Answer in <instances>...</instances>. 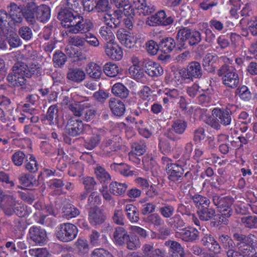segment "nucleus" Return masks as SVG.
I'll use <instances>...</instances> for the list:
<instances>
[{"mask_svg": "<svg viewBox=\"0 0 257 257\" xmlns=\"http://www.w3.org/2000/svg\"><path fill=\"white\" fill-rule=\"evenodd\" d=\"M58 19L61 21L63 27L67 29V32L77 34L88 31L93 28V24L89 20H84L82 16L74 15L71 11L64 9L59 13Z\"/></svg>", "mask_w": 257, "mask_h": 257, "instance_id": "1", "label": "nucleus"}, {"mask_svg": "<svg viewBox=\"0 0 257 257\" xmlns=\"http://www.w3.org/2000/svg\"><path fill=\"white\" fill-rule=\"evenodd\" d=\"M27 65L23 62H17L13 66L12 72L7 76L8 80L17 86H23L26 84Z\"/></svg>", "mask_w": 257, "mask_h": 257, "instance_id": "2", "label": "nucleus"}, {"mask_svg": "<svg viewBox=\"0 0 257 257\" xmlns=\"http://www.w3.org/2000/svg\"><path fill=\"white\" fill-rule=\"evenodd\" d=\"M218 75L221 77L222 83L227 87L234 88L239 83L238 75L231 66L223 65L218 70Z\"/></svg>", "mask_w": 257, "mask_h": 257, "instance_id": "3", "label": "nucleus"}, {"mask_svg": "<svg viewBox=\"0 0 257 257\" xmlns=\"http://www.w3.org/2000/svg\"><path fill=\"white\" fill-rule=\"evenodd\" d=\"M78 231L77 226L73 224L64 223L58 227L56 236L59 240L67 242L76 238Z\"/></svg>", "mask_w": 257, "mask_h": 257, "instance_id": "4", "label": "nucleus"}, {"mask_svg": "<svg viewBox=\"0 0 257 257\" xmlns=\"http://www.w3.org/2000/svg\"><path fill=\"white\" fill-rule=\"evenodd\" d=\"M69 108L72 111L74 115L81 116L83 119L87 121L91 120L95 116V110L90 107V104L88 103L78 105L77 104H70Z\"/></svg>", "mask_w": 257, "mask_h": 257, "instance_id": "5", "label": "nucleus"}, {"mask_svg": "<svg viewBox=\"0 0 257 257\" xmlns=\"http://www.w3.org/2000/svg\"><path fill=\"white\" fill-rule=\"evenodd\" d=\"M213 203L219 209L221 213L222 221H224L223 218L229 217L232 214L231 206L232 204V199L230 197H214Z\"/></svg>", "mask_w": 257, "mask_h": 257, "instance_id": "6", "label": "nucleus"}, {"mask_svg": "<svg viewBox=\"0 0 257 257\" xmlns=\"http://www.w3.org/2000/svg\"><path fill=\"white\" fill-rule=\"evenodd\" d=\"M174 18L167 16L164 10H160L155 14L149 17L146 21L147 25L150 26H167L174 23Z\"/></svg>", "mask_w": 257, "mask_h": 257, "instance_id": "7", "label": "nucleus"}, {"mask_svg": "<svg viewBox=\"0 0 257 257\" xmlns=\"http://www.w3.org/2000/svg\"><path fill=\"white\" fill-rule=\"evenodd\" d=\"M187 127V123L183 119L175 120L171 127L165 133V136L170 140L177 141L180 139L178 135L183 134Z\"/></svg>", "mask_w": 257, "mask_h": 257, "instance_id": "8", "label": "nucleus"}, {"mask_svg": "<svg viewBox=\"0 0 257 257\" xmlns=\"http://www.w3.org/2000/svg\"><path fill=\"white\" fill-rule=\"evenodd\" d=\"M235 106L228 103L225 108H215L212 111L213 117L224 126L229 125L231 122V111L230 109Z\"/></svg>", "mask_w": 257, "mask_h": 257, "instance_id": "9", "label": "nucleus"}, {"mask_svg": "<svg viewBox=\"0 0 257 257\" xmlns=\"http://www.w3.org/2000/svg\"><path fill=\"white\" fill-rule=\"evenodd\" d=\"M180 74L185 80L193 81V78H200L203 74L200 64L197 61H192L189 63L187 68L182 70Z\"/></svg>", "mask_w": 257, "mask_h": 257, "instance_id": "10", "label": "nucleus"}, {"mask_svg": "<svg viewBox=\"0 0 257 257\" xmlns=\"http://www.w3.org/2000/svg\"><path fill=\"white\" fill-rule=\"evenodd\" d=\"M120 148L119 138L115 137L111 139H105L102 143L101 149L104 155L107 157L112 156L114 152Z\"/></svg>", "mask_w": 257, "mask_h": 257, "instance_id": "11", "label": "nucleus"}, {"mask_svg": "<svg viewBox=\"0 0 257 257\" xmlns=\"http://www.w3.org/2000/svg\"><path fill=\"white\" fill-rule=\"evenodd\" d=\"M84 129L82 121L74 117L70 118L66 126V132L71 136H76L81 134Z\"/></svg>", "mask_w": 257, "mask_h": 257, "instance_id": "12", "label": "nucleus"}, {"mask_svg": "<svg viewBox=\"0 0 257 257\" xmlns=\"http://www.w3.org/2000/svg\"><path fill=\"white\" fill-rule=\"evenodd\" d=\"M121 19V11L117 10L114 11L112 14L109 12L104 14L102 20L107 26L115 29L119 27Z\"/></svg>", "mask_w": 257, "mask_h": 257, "instance_id": "13", "label": "nucleus"}, {"mask_svg": "<svg viewBox=\"0 0 257 257\" xmlns=\"http://www.w3.org/2000/svg\"><path fill=\"white\" fill-rule=\"evenodd\" d=\"M106 55L111 59L120 60L123 56L121 48L117 44L111 43H106L104 47Z\"/></svg>", "mask_w": 257, "mask_h": 257, "instance_id": "14", "label": "nucleus"}, {"mask_svg": "<svg viewBox=\"0 0 257 257\" xmlns=\"http://www.w3.org/2000/svg\"><path fill=\"white\" fill-rule=\"evenodd\" d=\"M176 236L187 242H193L199 237V232L194 228H185L176 233Z\"/></svg>", "mask_w": 257, "mask_h": 257, "instance_id": "15", "label": "nucleus"}, {"mask_svg": "<svg viewBox=\"0 0 257 257\" xmlns=\"http://www.w3.org/2000/svg\"><path fill=\"white\" fill-rule=\"evenodd\" d=\"M88 220L91 225L93 226L99 225L105 221V216L99 208L94 206L90 208L89 210Z\"/></svg>", "mask_w": 257, "mask_h": 257, "instance_id": "16", "label": "nucleus"}, {"mask_svg": "<svg viewBox=\"0 0 257 257\" xmlns=\"http://www.w3.org/2000/svg\"><path fill=\"white\" fill-rule=\"evenodd\" d=\"M31 239L35 243L43 244L46 240L47 235L45 230L40 227L33 226L29 229Z\"/></svg>", "mask_w": 257, "mask_h": 257, "instance_id": "17", "label": "nucleus"}, {"mask_svg": "<svg viewBox=\"0 0 257 257\" xmlns=\"http://www.w3.org/2000/svg\"><path fill=\"white\" fill-rule=\"evenodd\" d=\"M38 7L34 2L28 3L23 10V14L27 21L34 24L36 21V16Z\"/></svg>", "mask_w": 257, "mask_h": 257, "instance_id": "18", "label": "nucleus"}, {"mask_svg": "<svg viewBox=\"0 0 257 257\" xmlns=\"http://www.w3.org/2000/svg\"><path fill=\"white\" fill-rule=\"evenodd\" d=\"M184 172V170L181 166L171 164L168 167L169 179L173 182L181 181Z\"/></svg>", "mask_w": 257, "mask_h": 257, "instance_id": "19", "label": "nucleus"}, {"mask_svg": "<svg viewBox=\"0 0 257 257\" xmlns=\"http://www.w3.org/2000/svg\"><path fill=\"white\" fill-rule=\"evenodd\" d=\"M124 30L117 31L116 36L121 44L128 48H133L137 42V38L133 35L124 33Z\"/></svg>", "mask_w": 257, "mask_h": 257, "instance_id": "20", "label": "nucleus"}, {"mask_svg": "<svg viewBox=\"0 0 257 257\" xmlns=\"http://www.w3.org/2000/svg\"><path fill=\"white\" fill-rule=\"evenodd\" d=\"M109 107L112 113L115 115L122 116L125 110L124 103L119 99L110 98L109 100Z\"/></svg>", "mask_w": 257, "mask_h": 257, "instance_id": "21", "label": "nucleus"}, {"mask_svg": "<svg viewBox=\"0 0 257 257\" xmlns=\"http://www.w3.org/2000/svg\"><path fill=\"white\" fill-rule=\"evenodd\" d=\"M201 241L204 246L208 250L215 253L220 252L221 247L217 241L211 235L206 234L202 239Z\"/></svg>", "mask_w": 257, "mask_h": 257, "instance_id": "22", "label": "nucleus"}, {"mask_svg": "<svg viewBox=\"0 0 257 257\" xmlns=\"http://www.w3.org/2000/svg\"><path fill=\"white\" fill-rule=\"evenodd\" d=\"M128 235L127 231L123 227L117 226L113 232V241L116 244L122 245L125 244Z\"/></svg>", "mask_w": 257, "mask_h": 257, "instance_id": "23", "label": "nucleus"}, {"mask_svg": "<svg viewBox=\"0 0 257 257\" xmlns=\"http://www.w3.org/2000/svg\"><path fill=\"white\" fill-rule=\"evenodd\" d=\"M86 77L85 72L80 68H73L69 70L67 78L70 81L75 83H80Z\"/></svg>", "mask_w": 257, "mask_h": 257, "instance_id": "24", "label": "nucleus"}, {"mask_svg": "<svg viewBox=\"0 0 257 257\" xmlns=\"http://www.w3.org/2000/svg\"><path fill=\"white\" fill-rule=\"evenodd\" d=\"M146 72L152 77L159 76L163 74V69L157 63L149 61L145 64Z\"/></svg>", "mask_w": 257, "mask_h": 257, "instance_id": "25", "label": "nucleus"}, {"mask_svg": "<svg viewBox=\"0 0 257 257\" xmlns=\"http://www.w3.org/2000/svg\"><path fill=\"white\" fill-rule=\"evenodd\" d=\"M124 211L129 221L132 223H137L140 219V214L138 208L133 204H128L125 206Z\"/></svg>", "mask_w": 257, "mask_h": 257, "instance_id": "26", "label": "nucleus"}, {"mask_svg": "<svg viewBox=\"0 0 257 257\" xmlns=\"http://www.w3.org/2000/svg\"><path fill=\"white\" fill-rule=\"evenodd\" d=\"M74 249L80 256H84L88 253L90 250L88 241L84 238H79L74 244Z\"/></svg>", "mask_w": 257, "mask_h": 257, "instance_id": "27", "label": "nucleus"}, {"mask_svg": "<svg viewBox=\"0 0 257 257\" xmlns=\"http://www.w3.org/2000/svg\"><path fill=\"white\" fill-rule=\"evenodd\" d=\"M127 188L126 184L117 181L112 182L109 185L110 192L115 196H123Z\"/></svg>", "mask_w": 257, "mask_h": 257, "instance_id": "28", "label": "nucleus"}, {"mask_svg": "<svg viewBox=\"0 0 257 257\" xmlns=\"http://www.w3.org/2000/svg\"><path fill=\"white\" fill-rule=\"evenodd\" d=\"M164 244L168 247L170 253L174 254H179L180 257L185 256L184 249L179 242L172 240H168L165 241Z\"/></svg>", "mask_w": 257, "mask_h": 257, "instance_id": "29", "label": "nucleus"}, {"mask_svg": "<svg viewBox=\"0 0 257 257\" xmlns=\"http://www.w3.org/2000/svg\"><path fill=\"white\" fill-rule=\"evenodd\" d=\"M191 30L187 27H182L178 31L176 39L179 48L185 46V42L191 34Z\"/></svg>", "mask_w": 257, "mask_h": 257, "instance_id": "30", "label": "nucleus"}, {"mask_svg": "<svg viewBox=\"0 0 257 257\" xmlns=\"http://www.w3.org/2000/svg\"><path fill=\"white\" fill-rule=\"evenodd\" d=\"M87 74L92 78L99 79L102 74V69L99 65L94 62H90L86 66Z\"/></svg>", "mask_w": 257, "mask_h": 257, "instance_id": "31", "label": "nucleus"}, {"mask_svg": "<svg viewBox=\"0 0 257 257\" xmlns=\"http://www.w3.org/2000/svg\"><path fill=\"white\" fill-rule=\"evenodd\" d=\"M6 33L5 37L8 40L11 47L16 48L21 45V40L16 33L15 29L13 28H9Z\"/></svg>", "mask_w": 257, "mask_h": 257, "instance_id": "32", "label": "nucleus"}, {"mask_svg": "<svg viewBox=\"0 0 257 257\" xmlns=\"http://www.w3.org/2000/svg\"><path fill=\"white\" fill-rule=\"evenodd\" d=\"M176 44L172 38H166L161 40L160 43V48L164 53H169L175 48Z\"/></svg>", "mask_w": 257, "mask_h": 257, "instance_id": "33", "label": "nucleus"}, {"mask_svg": "<svg viewBox=\"0 0 257 257\" xmlns=\"http://www.w3.org/2000/svg\"><path fill=\"white\" fill-rule=\"evenodd\" d=\"M36 17L40 22H44L47 21L50 18V8L45 5L39 6Z\"/></svg>", "mask_w": 257, "mask_h": 257, "instance_id": "34", "label": "nucleus"}, {"mask_svg": "<svg viewBox=\"0 0 257 257\" xmlns=\"http://www.w3.org/2000/svg\"><path fill=\"white\" fill-rule=\"evenodd\" d=\"M89 240L90 243L93 246H99L106 242V236L96 231L93 230L89 235Z\"/></svg>", "mask_w": 257, "mask_h": 257, "instance_id": "35", "label": "nucleus"}, {"mask_svg": "<svg viewBox=\"0 0 257 257\" xmlns=\"http://www.w3.org/2000/svg\"><path fill=\"white\" fill-rule=\"evenodd\" d=\"M101 38L106 42V43H111L114 40L115 37L110 27L106 26H101L99 30Z\"/></svg>", "mask_w": 257, "mask_h": 257, "instance_id": "36", "label": "nucleus"}, {"mask_svg": "<svg viewBox=\"0 0 257 257\" xmlns=\"http://www.w3.org/2000/svg\"><path fill=\"white\" fill-rule=\"evenodd\" d=\"M111 92L115 96L121 98L127 97L129 93V91L126 87L120 83L114 84L111 88Z\"/></svg>", "mask_w": 257, "mask_h": 257, "instance_id": "37", "label": "nucleus"}, {"mask_svg": "<svg viewBox=\"0 0 257 257\" xmlns=\"http://www.w3.org/2000/svg\"><path fill=\"white\" fill-rule=\"evenodd\" d=\"M218 239L220 246L221 245L225 249H232L235 246L233 240L227 234L219 235Z\"/></svg>", "mask_w": 257, "mask_h": 257, "instance_id": "38", "label": "nucleus"}, {"mask_svg": "<svg viewBox=\"0 0 257 257\" xmlns=\"http://www.w3.org/2000/svg\"><path fill=\"white\" fill-rule=\"evenodd\" d=\"M123 13L126 18L123 19V22L125 26L129 29H132L134 23V16H135L133 9L131 7L123 8Z\"/></svg>", "mask_w": 257, "mask_h": 257, "instance_id": "39", "label": "nucleus"}, {"mask_svg": "<svg viewBox=\"0 0 257 257\" xmlns=\"http://www.w3.org/2000/svg\"><path fill=\"white\" fill-rule=\"evenodd\" d=\"M233 237L235 240L239 242L238 243V246L242 243L245 244L246 243H254L257 242V237L252 234L245 236L242 234L236 233L233 234Z\"/></svg>", "mask_w": 257, "mask_h": 257, "instance_id": "40", "label": "nucleus"}, {"mask_svg": "<svg viewBox=\"0 0 257 257\" xmlns=\"http://www.w3.org/2000/svg\"><path fill=\"white\" fill-rule=\"evenodd\" d=\"M110 167L111 169L115 170V171L125 177L132 176L134 174L133 171L130 170L129 166L125 164L113 163L111 165Z\"/></svg>", "mask_w": 257, "mask_h": 257, "instance_id": "41", "label": "nucleus"}, {"mask_svg": "<svg viewBox=\"0 0 257 257\" xmlns=\"http://www.w3.org/2000/svg\"><path fill=\"white\" fill-rule=\"evenodd\" d=\"M58 108L56 105L50 106L47 112L46 118L50 121V124H54L58 123Z\"/></svg>", "mask_w": 257, "mask_h": 257, "instance_id": "42", "label": "nucleus"}, {"mask_svg": "<svg viewBox=\"0 0 257 257\" xmlns=\"http://www.w3.org/2000/svg\"><path fill=\"white\" fill-rule=\"evenodd\" d=\"M200 219L203 221H208L215 216V210L212 208L204 207L197 211Z\"/></svg>", "mask_w": 257, "mask_h": 257, "instance_id": "43", "label": "nucleus"}, {"mask_svg": "<svg viewBox=\"0 0 257 257\" xmlns=\"http://www.w3.org/2000/svg\"><path fill=\"white\" fill-rule=\"evenodd\" d=\"M253 243H242L238 246V250L243 257H251L255 254L256 252L255 250L252 246Z\"/></svg>", "mask_w": 257, "mask_h": 257, "instance_id": "44", "label": "nucleus"}, {"mask_svg": "<svg viewBox=\"0 0 257 257\" xmlns=\"http://www.w3.org/2000/svg\"><path fill=\"white\" fill-rule=\"evenodd\" d=\"M126 247L128 249L135 250L141 246V242L139 236L137 235H128L125 243Z\"/></svg>", "mask_w": 257, "mask_h": 257, "instance_id": "45", "label": "nucleus"}, {"mask_svg": "<svg viewBox=\"0 0 257 257\" xmlns=\"http://www.w3.org/2000/svg\"><path fill=\"white\" fill-rule=\"evenodd\" d=\"M8 200L11 202L15 207L14 213L19 217H24L26 214V212L23 205L17 202L14 197H8Z\"/></svg>", "mask_w": 257, "mask_h": 257, "instance_id": "46", "label": "nucleus"}, {"mask_svg": "<svg viewBox=\"0 0 257 257\" xmlns=\"http://www.w3.org/2000/svg\"><path fill=\"white\" fill-rule=\"evenodd\" d=\"M103 71L107 76L113 77L119 73V69L116 64L109 62L104 65Z\"/></svg>", "mask_w": 257, "mask_h": 257, "instance_id": "47", "label": "nucleus"}, {"mask_svg": "<svg viewBox=\"0 0 257 257\" xmlns=\"http://www.w3.org/2000/svg\"><path fill=\"white\" fill-rule=\"evenodd\" d=\"M111 9V5L108 0H98L96 3V11L98 13L106 14Z\"/></svg>", "mask_w": 257, "mask_h": 257, "instance_id": "48", "label": "nucleus"}, {"mask_svg": "<svg viewBox=\"0 0 257 257\" xmlns=\"http://www.w3.org/2000/svg\"><path fill=\"white\" fill-rule=\"evenodd\" d=\"M27 78L31 77L33 75L39 76L41 75L42 68L38 63L31 62L27 65Z\"/></svg>", "mask_w": 257, "mask_h": 257, "instance_id": "49", "label": "nucleus"}, {"mask_svg": "<svg viewBox=\"0 0 257 257\" xmlns=\"http://www.w3.org/2000/svg\"><path fill=\"white\" fill-rule=\"evenodd\" d=\"M192 200L196 206L199 208L208 207L210 204V201L208 199L198 194L195 195L192 197Z\"/></svg>", "mask_w": 257, "mask_h": 257, "instance_id": "50", "label": "nucleus"}, {"mask_svg": "<svg viewBox=\"0 0 257 257\" xmlns=\"http://www.w3.org/2000/svg\"><path fill=\"white\" fill-rule=\"evenodd\" d=\"M236 94L239 98L244 101H248L251 98V94L246 86H242L236 90Z\"/></svg>", "mask_w": 257, "mask_h": 257, "instance_id": "51", "label": "nucleus"}, {"mask_svg": "<svg viewBox=\"0 0 257 257\" xmlns=\"http://www.w3.org/2000/svg\"><path fill=\"white\" fill-rule=\"evenodd\" d=\"M95 173L97 179L101 182L111 179L110 175L101 166H97L95 168Z\"/></svg>", "mask_w": 257, "mask_h": 257, "instance_id": "52", "label": "nucleus"}, {"mask_svg": "<svg viewBox=\"0 0 257 257\" xmlns=\"http://www.w3.org/2000/svg\"><path fill=\"white\" fill-rule=\"evenodd\" d=\"M66 60V56L60 51L56 52L54 54L53 61L55 67L62 66L65 64Z\"/></svg>", "mask_w": 257, "mask_h": 257, "instance_id": "53", "label": "nucleus"}, {"mask_svg": "<svg viewBox=\"0 0 257 257\" xmlns=\"http://www.w3.org/2000/svg\"><path fill=\"white\" fill-rule=\"evenodd\" d=\"M241 221L246 227L257 228V217L256 216L243 217L241 218Z\"/></svg>", "mask_w": 257, "mask_h": 257, "instance_id": "54", "label": "nucleus"}, {"mask_svg": "<svg viewBox=\"0 0 257 257\" xmlns=\"http://www.w3.org/2000/svg\"><path fill=\"white\" fill-rule=\"evenodd\" d=\"M64 215L67 218H73L78 216L79 213V210L74 205L69 204L64 208Z\"/></svg>", "mask_w": 257, "mask_h": 257, "instance_id": "55", "label": "nucleus"}, {"mask_svg": "<svg viewBox=\"0 0 257 257\" xmlns=\"http://www.w3.org/2000/svg\"><path fill=\"white\" fill-rule=\"evenodd\" d=\"M83 170V167L81 164L76 162L70 165L68 174L70 176L75 177L80 175Z\"/></svg>", "mask_w": 257, "mask_h": 257, "instance_id": "56", "label": "nucleus"}, {"mask_svg": "<svg viewBox=\"0 0 257 257\" xmlns=\"http://www.w3.org/2000/svg\"><path fill=\"white\" fill-rule=\"evenodd\" d=\"M100 141V138L97 133L93 134L85 142L86 147L89 150L94 148Z\"/></svg>", "mask_w": 257, "mask_h": 257, "instance_id": "57", "label": "nucleus"}, {"mask_svg": "<svg viewBox=\"0 0 257 257\" xmlns=\"http://www.w3.org/2000/svg\"><path fill=\"white\" fill-rule=\"evenodd\" d=\"M163 93L165 95L168 96L171 99V101L173 102L174 100L179 99V97H181L182 92L180 90L175 88H166L163 91Z\"/></svg>", "mask_w": 257, "mask_h": 257, "instance_id": "58", "label": "nucleus"}, {"mask_svg": "<svg viewBox=\"0 0 257 257\" xmlns=\"http://www.w3.org/2000/svg\"><path fill=\"white\" fill-rule=\"evenodd\" d=\"M130 74L137 81H141L145 76L144 70L140 67H130Z\"/></svg>", "mask_w": 257, "mask_h": 257, "instance_id": "59", "label": "nucleus"}, {"mask_svg": "<svg viewBox=\"0 0 257 257\" xmlns=\"http://www.w3.org/2000/svg\"><path fill=\"white\" fill-rule=\"evenodd\" d=\"M159 146L160 150L164 154H168L172 150V148L170 145L169 141L165 138L159 139Z\"/></svg>", "mask_w": 257, "mask_h": 257, "instance_id": "60", "label": "nucleus"}, {"mask_svg": "<svg viewBox=\"0 0 257 257\" xmlns=\"http://www.w3.org/2000/svg\"><path fill=\"white\" fill-rule=\"evenodd\" d=\"M112 219L114 223L120 225L124 224V216L121 209H116L114 211Z\"/></svg>", "mask_w": 257, "mask_h": 257, "instance_id": "61", "label": "nucleus"}, {"mask_svg": "<svg viewBox=\"0 0 257 257\" xmlns=\"http://www.w3.org/2000/svg\"><path fill=\"white\" fill-rule=\"evenodd\" d=\"M26 159V155L22 151L16 152L12 157L14 164L17 166H21Z\"/></svg>", "mask_w": 257, "mask_h": 257, "instance_id": "62", "label": "nucleus"}, {"mask_svg": "<svg viewBox=\"0 0 257 257\" xmlns=\"http://www.w3.org/2000/svg\"><path fill=\"white\" fill-rule=\"evenodd\" d=\"M31 255L35 257H49V253L46 248H35L29 251Z\"/></svg>", "mask_w": 257, "mask_h": 257, "instance_id": "63", "label": "nucleus"}, {"mask_svg": "<svg viewBox=\"0 0 257 257\" xmlns=\"http://www.w3.org/2000/svg\"><path fill=\"white\" fill-rule=\"evenodd\" d=\"M161 215L166 218L171 217L175 212V208L171 205L165 204L159 208Z\"/></svg>", "mask_w": 257, "mask_h": 257, "instance_id": "64", "label": "nucleus"}]
</instances>
